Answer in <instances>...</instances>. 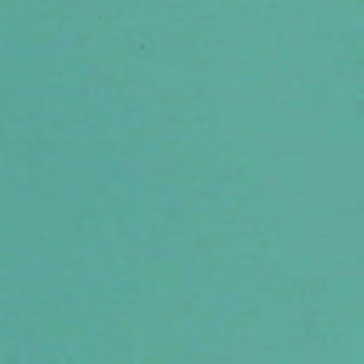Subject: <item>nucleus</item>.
<instances>
[{
    "instance_id": "3",
    "label": "nucleus",
    "mask_w": 364,
    "mask_h": 364,
    "mask_svg": "<svg viewBox=\"0 0 364 364\" xmlns=\"http://www.w3.org/2000/svg\"><path fill=\"white\" fill-rule=\"evenodd\" d=\"M280 275H281V276H283L284 274H281Z\"/></svg>"
},
{
    "instance_id": "1",
    "label": "nucleus",
    "mask_w": 364,
    "mask_h": 364,
    "mask_svg": "<svg viewBox=\"0 0 364 364\" xmlns=\"http://www.w3.org/2000/svg\"><path fill=\"white\" fill-rule=\"evenodd\" d=\"M79 275H80V276H82V274H80Z\"/></svg>"
},
{
    "instance_id": "2",
    "label": "nucleus",
    "mask_w": 364,
    "mask_h": 364,
    "mask_svg": "<svg viewBox=\"0 0 364 364\" xmlns=\"http://www.w3.org/2000/svg\"><path fill=\"white\" fill-rule=\"evenodd\" d=\"M186 275H187V276H189L190 274H187Z\"/></svg>"
}]
</instances>
